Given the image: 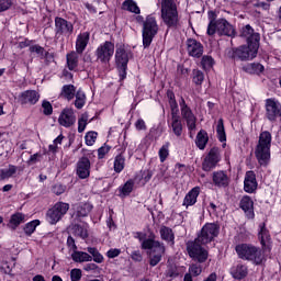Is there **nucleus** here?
<instances>
[{
  "label": "nucleus",
  "instance_id": "58",
  "mask_svg": "<svg viewBox=\"0 0 281 281\" xmlns=\"http://www.w3.org/2000/svg\"><path fill=\"white\" fill-rule=\"evenodd\" d=\"M170 111H171V119L181 117L179 115V103H169Z\"/></svg>",
  "mask_w": 281,
  "mask_h": 281
},
{
  "label": "nucleus",
  "instance_id": "62",
  "mask_svg": "<svg viewBox=\"0 0 281 281\" xmlns=\"http://www.w3.org/2000/svg\"><path fill=\"white\" fill-rule=\"evenodd\" d=\"M87 116H81L78 120V133H85V128H87Z\"/></svg>",
  "mask_w": 281,
  "mask_h": 281
},
{
  "label": "nucleus",
  "instance_id": "28",
  "mask_svg": "<svg viewBox=\"0 0 281 281\" xmlns=\"http://www.w3.org/2000/svg\"><path fill=\"white\" fill-rule=\"evenodd\" d=\"M91 38V34L89 32L80 33L76 40V52L77 54H83L87 49V45H89V41Z\"/></svg>",
  "mask_w": 281,
  "mask_h": 281
},
{
  "label": "nucleus",
  "instance_id": "10",
  "mask_svg": "<svg viewBox=\"0 0 281 281\" xmlns=\"http://www.w3.org/2000/svg\"><path fill=\"white\" fill-rule=\"evenodd\" d=\"M69 212V203L66 202H57L54 206L48 209L46 213V221L49 225H56L59 221H63L65 214Z\"/></svg>",
  "mask_w": 281,
  "mask_h": 281
},
{
  "label": "nucleus",
  "instance_id": "12",
  "mask_svg": "<svg viewBox=\"0 0 281 281\" xmlns=\"http://www.w3.org/2000/svg\"><path fill=\"white\" fill-rule=\"evenodd\" d=\"M179 106L181 117L184 120L188 131H190V133H192V131H196V115H194L192 108L186 103V99L183 97L180 98Z\"/></svg>",
  "mask_w": 281,
  "mask_h": 281
},
{
  "label": "nucleus",
  "instance_id": "21",
  "mask_svg": "<svg viewBox=\"0 0 281 281\" xmlns=\"http://www.w3.org/2000/svg\"><path fill=\"white\" fill-rule=\"evenodd\" d=\"M239 207L249 221H254V218H256V213L254 212V200L249 195H243L239 201Z\"/></svg>",
  "mask_w": 281,
  "mask_h": 281
},
{
  "label": "nucleus",
  "instance_id": "31",
  "mask_svg": "<svg viewBox=\"0 0 281 281\" xmlns=\"http://www.w3.org/2000/svg\"><path fill=\"white\" fill-rule=\"evenodd\" d=\"M161 240L168 243L170 247H175V231L168 226H161L159 229Z\"/></svg>",
  "mask_w": 281,
  "mask_h": 281
},
{
  "label": "nucleus",
  "instance_id": "30",
  "mask_svg": "<svg viewBox=\"0 0 281 281\" xmlns=\"http://www.w3.org/2000/svg\"><path fill=\"white\" fill-rule=\"evenodd\" d=\"M210 142V135L207 131L200 130L195 136V146L199 150H205L207 143Z\"/></svg>",
  "mask_w": 281,
  "mask_h": 281
},
{
  "label": "nucleus",
  "instance_id": "24",
  "mask_svg": "<svg viewBox=\"0 0 281 281\" xmlns=\"http://www.w3.org/2000/svg\"><path fill=\"white\" fill-rule=\"evenodd\" d=\"M117 150L119 154L114 158L113 168L114 172H116V175H120V172H122L124 168H126V157L124 156V154L126 153V146H122Z\"/></svg>",
  "mask_w": 281,
  "mask_h": 281
},
{
  "label": "nucleus",
  "instance_id": "22",
  "mask_svg": "<svg viewBox=\"0 0 281 281\" xmlns=\"http://www.w3.org/2000/svg\"><path fill=\"white\" fill-rule=\"evenodd\" d=\"M256 190H258L256 172L252 170L247 171L244 179V192H247V194H255Z\"/></svg>",
  "mask_w": 281,
  "mask_h": 281
},
{
  "label": "nucleus",
  "instance_id": "15",
  "mask_svg": "<svg viewBox=\"0 0 281 281\" xmlns=\"http://www.w3.org/2000/svg\"><path fill=\"white\" fill-rule=\"evenodd\" d=\"M266 117L269 122H277L281 117V103L276 98H269L265 101Z\"/></svg>",
  "mask_w": 281,
  "mask_h": 281
},
{
  "label": "nucleus",
  "instance_id": "3",
  "mask_svg": "<svg viewBox=\"0 0 281 281\" xmlns=\"http://www.w3.org/2000/svg\"><path fill=\"white\" fill-rule=\"evenodd\" d=\"M235 251L240 260L252 262V265H256V267H260V265L267 262V255L260 247L254 244H238L235 246Z\"/></svg>",
  "mask_w": 281,
  "mask_h": 281
},
{
  "label": "nucleus",
  "instance_id": "33",
  "mask_svg": "<svg viewBox=\"0 0 281 281\" xmlns=\"http://www.w3.org/2000/svg\"><path fill=\"white\" fill-rule=\"evenodd\" d=\"M168 126L176 137H181V135H183V123L181 122V117L171 119L168 121Z\"/></svg>",
  "mask_w": 281,
  "mask_h": 281
},
{
  "label": "nucleus",
  "instance_id": "17",
  "mask_svg": "<svg viewBox=\"0 0 281 281\" xmlns=\"http://www.w3.org/2000/svg\"><path fill=\"white\" fill-rule=\"evenodd\" d=\"M186 45H187V54L191 58L199 59L203 56V52H205V47L196 38H192V37L187 38Z\"/></svg>",
  "mask_w": 281,
  "mask_h": 281
},
{
  "label": "nucleus",
  "instance_id": "45",
  "mask_svg": "<svg viewBox=\"0 0 281 281\" xmlns=\"http://www.w3.org/2000/svg\"><path fill=\"white\" fill-rule=\"evenodd\" d=\"M91 210H93V205L90 203L80 204L77 207V216L79 218H85V216H89V214H91Z\"/></svg>",
  "mask_w": 281,
  "mask_h": 281
},
{
  "label": "nucleus",
  "instance_id": "59",
  "mask_svg": "<svg viewBox=\"0 0 281 281\" xmlns=\"http://www.w3.org/2000/svg\"><path fill=\"white\" fill-rule=\"evenodd\" d=\"M41 157H43V155L41 153H35V154L31 155L27 160V165L32 166L34 164H38V161H41Z\"/></svg>",
  "mask_w": 281,
  "mask_h": 281
},
{
  "label": "nucleus",
  "instance_id": "13",
  "mask_svg": "<svg viewBox=\"0 0 281 281\" xmlns=\"http://www.w3.org/2000/svg\"><path fill=\"white\" fill-rule=\"evenodd\" d=\"M221 147H212L202 161V170L204 172H212L221 164Z\"/></svg>",
  "mask_w": 281,
  "mask_h": 281
},
{
  "label": "nucleus",
  "instance_id": "57",
  "mask_svg": "<svg viewBox=\"0 0 281 281\" xmlns=\"http://www.w3.org/2000/svg\"><path fill=\"white\" fill-rule=\"evenodd\" d=\"M131 259L133 262H142L144 260V255H142V250H133L131 254Z\"/></svg>",
  "mask_w": 281,
  "mask_h": 281
},
{
  "label": "nucleus",
  "instance_id": "42",
  "mask_svg": "<svg viewBox=\"0 0 281 281\" xmlns=\"http://www.w3.org/2000/svg\"><path fill=\"white\" fill-rule=\"evenodd\" d=\"M123 10H127V12H132L133 14H142V10L135 0H125L123 2Z\"/></svg>",
  "mask_w": 281,
  "mask_h": 281
},
{
  "label": "nucleus",
  "instance_id": "38",
  "mask_svg": "<svg viewBox=\"0 0 281 281\" xmlns=\"http://www.w3.org/2000/svg\"><path fill=\"white\" fill-rule=\"evenodd\" d=\"M71 259L74 262H91L93 257H91V255L88 252L76 250L71 254Z\"/></svg>",
  "mask_w": 281,
  "mask_h": 281
},
{
  "label": "nucleus",
  "instance_id": "5",
  "mask_svg": "<svg viewBox=\"0 0 281 281\" xmlns=\"http://www.w3.org/2000/svg\"><path fill=\"white\" fill-rule=\"evenodd\" d=\"M131 56H133V52L126 50L124 44L116 47L114 60L119 74V82H124V79L128 76V61L131 60Z\"/></svg>",
  "mask_w": 281,
  "mask_h": 281
},
{
  "label": "nucleus",
  "instance_id": "8",
  "mask_svg": "<svg viewBox=\"0 0 281 281\" xmlns=\"http://www.w3.org/2000/svg\"><path fill=\"white\" fill-rule=\"evenodd\" d=\"M187 254L194 262H199V265L207 262V258H210V251L196 239L187 243Z\"/></svg>",
  "mask_w": 281,
  "mask_h": 281
},
{
  "label": "nucleus",
  "instance_id": "60",
  "mask_svg": "<svg viewBox=\"0 0 281 281\" xmlns=\"http://www.w3.org/2000/svg\"><path fill=\"white\" fill-rule=\"evenodd\" d=\"M12 8V0H0V12H7Z\"/></svg>",
  "mask_w": 281,
  "mask_h": 281
},
{
  "label": "nucleus",
  "instance_id": "55",
  "mask_svg": "<svg viewBox=\"0 0 281 281\" xmlns=\"http://www.w3.org/2000/svg\"><path fill=\"white\" fill-rule=\"evenodd\" d=\"M70 280L71 281H80L82 280V270L75 268L70 271Z\"/></svg>",
  "mask_w": 281,
  "mask_h": 281
},
{
  "label": "nucleus",
  "instance_id": "11",
  "mask_svg": "<svg viewBox=\"0 0 281 281\" xmlns=\"http://www.w3.org/2000/svg\"><path fill=\"white\" fill-rule=\"evenodd\" d=\"M94 54L101 65H109L113 54H115V44L111 41H105L97 47Z\"/></svg>",
  "mask_w": 281,
  "mask_h": 281
},
{
  "label": "nucleus",
  "instance_id": "26",
  "mask_svg": "<svg viewBox=\"0 0 281 281\" xmlns=\"http://www.w3.org/2000/svg\"><path fill=\"white\" fill-rule=\"evenodd\" d=\"M229 274L234 280H245L249 274V269L246 265L237 263L236 266L231 267Z\"/></svg>",
  "mask_w": 281,
  "mask_h": 281
},
{
  "label": "nucleus",
  "instance_id": "54",
  "mask_svg": "<svg viewBox=\"0 0 281 281\" xmlns=\"http://www.w3.org/2000/svg\"><path fill=\"white\" fill-rule=\"evenodd\" d=\"M29 50L31 52V54H37V56L45 55V48L38 44L31 45Z\"/></svg>",
  "mask_w": 281,
  "mask_h": 281
},
{
  "label": "nucleus",
  "instance_id": "40",
  "mask_svg": "<svg viewBox=\"0 0 281 281\" xmlns=\"http://www.w3.org/2000/svg\"><path fill=\"white\" fill-rule=\"evenodd\" d=\"M216 137L218 142H227V133L225 132V121L223 119H218L216 125Z\"/></svg>",
  "mask_w": 281,
  "mask_h": 281
},
{
  "label": "nucleus",
  "instance_id": "50",
  "mask_svg": "<svg viewBox=\"0 0 281 281\" xmlns=\"http://www.w3.org/2000/svg\"><path fill=\"white\" fill-rule=\"evenodd\" d=\"M66 190H67V186L61 183H56L52 188L53 194H56L57 196H60V194H65Z\"/></svg>",
  "mask_w": 281,
  "mask_h": 281
},
{
  "label": "nucleus",
  "instance_id": "19",
  "mask_svg": "<svg viewBox=\"0 0 281 281\" xmlns=\"http://www.w3.org/2000/svg\"><path fill=\"white\" fill-rule=\"evenodd\" d=\"M76 175L79 179H89L91 177V160L87 156L77 161Z\"/></svg>",
  "mask_w": 281,
  "mask_h": 281
},
{
  "label": "nucleus",
  "instance_id": "39",
  "mask_svg": "<svg viewBox=\"0 0 281 281\" xmlns=\"http://www.w3.org/2000/svg\"><path fill=\"white\" fill-rule=\"evenodd\" d=\"M200 58V67L203 69V71H211L214 65H216V61L212 58V55H202Z\"/></svg>",
  "mask_w": 281,
  "mask_h": 281
},
{
  "label": "nucleus",
  "instance_id": "6",
  "mask_svg": "<svg viewBox=\"0 0 281 281\" xmlns=\"http://www.w3.org/2000/svg\"><path fill=\"white\" fill-rule=\"evenodd\" d=\"M160 5L161 19L165 25L169 29L177 27L179 25L177 2H175V0H161Z\"/></svg>",
  "mask_w": 281,
  "mask_h": 281
},
{
  "label": "nucleus",
  "instance_id": "36",
  "mask_svg": "<svg viewBox=\"0 0 281 281\" xmlns=\"http://www.w3.org/2000/svg\"><path fill=\"white\" fill-rule=\"evenodd\" d=\"M207 16L210 22L207 25L206 34L209 36H214V34H216V23L218 22V20H216V11H209Z\"/></svg>",
  "mask_w": 281,
  "mask_h": 281
},
{
  "label": "nucleus",
  "instance_id": "63",
  "mask_svg": "<svg viewBox=\"0 0 281 281\" xmlns=\"http://www.w3.org/2000/svg\"><path fill=\"white\" fill-rule=\"evenodd\" d=\"M32 43H34V40L24 38V41L19 42L18 47L19 49H25V47H32Z\"/></svg>",
  "mask_w": 281,
  "mask_h": 281
},
{
  "label": "nucleus",
  "instance_id": "46",
  "mask_svg": "<svg viewBox=\"0 0 281 281\" xmlns=\"http://www.w3.org/2000/svg\"><path fill=\"white\" fill-rule=\"evenodd\" d=\"M158 156L160 159V164H164L166 161V159H168V157H170V143L167 142L166 144H164L159 151H158Z\"/></svg>",
  "mask_w": 281,
  "mask_h": 281
},
{
  "label": "nucleus",
  "instance_id": "32",
  "mask_svg": "<svg viewBox=\"0 0 281 281\" xmlns=\"http://www.w3.org/2000/svg\"><path fill=\"white\" fill-rule=\"evenodd\" d=\"M134 188L135 181L133 179L127 180L123 186L117 188V196H120V199H126V196H131Z\"/></svg>",
  "mask_w": 281,
  "mask_h": 281
},
{
  "label": "nucleus",
  "instance_id": "64",
  "mask_svg": "<svg viewBox=\"0 0 281 281\" xmlns=\"http://www.w3.org/2000/svg\"><path fill=\"white\" fill-rule=\"evenodd\" d=\"M122 254V250L119 248H111L110 250L106 251V256L111 259L117 258Z\"/></svg>",
  "mask_w": 281,
  "mask_h": 281
},
{
  "label": "nucleus",
  "instance_id": "27",
  "mask_svg": "<svg viewBox=\"0 0 281 281\" xmlns=\"http://www.w3.org/2000/svg\"><path fill=\"white\" fill-rule=\"evenodd\" d=\"M199 194H201V187L192 188L184 196L182 205L184 207H192V205H196V201L199 199Z\"/></svg>",
  "mask_w": 281,
  "mask_h": 281
},
{
  "label": "nucleus",
  "instance_id": "9",
  "mask_svg": "<svg viewBox=\"0 0 281 281\" xmlns=\"http://www.w3.org/2000/svg\"><path fill=\"white\" fill-rule=\"evenodd\" d=\"M218 234H221V225L206 223L202 226L200 233H198L195 240L200 241L201 245H210L214 238H218Z\"/></svg>",
  "mask_w": 281,
  "mask_h": 281
},
{
  "label": "nucleus",
  "instance_id": "35",
  "mask_svg": "<svg viewBox=\"0 0 281 281\" xmlns=\"http://www.w3.org/2000/svg\"><path fill=\"white\" fill-rule=\"evenodd\" d=\"M243 69L246 74L260 76L265 71V66L260 63H251L244 66Z\"/></svg>",
  "mask_w": 281,
  "mask_h": 281
},
{
  "label": "nucleus",
  "instance_id": "4",
  "mask_svg": "<svg viewBox=\"0 0 281 281\" xmlns=\"http://www.w3.org/2000/svg\"><path fill=\"white\" fill-rule=\"evenodd\" d=\"M271 132L263 131L259 135L257 146L255 147V157L262 168L271 164Z\"/></svg>",
  "mask_w": 281,
  "mask_h": 281
},
{
  "label": "nucleus",
  "instance_id": "16",
  "mask_svg": "<svg viewBox=\"0 0 281 281\" xmlns=\"http://www.w3.org/2000/svg\"><path fill=\"white\" fill-rule=\"evenodd\" d=\"M74 34V23L64 18H55V35L56 36H71Z\"/></svg>",
  "mask_w": 281,
  "mask_h": 281
},
{
  "label": "nucleus",
  "instance_id": "2",
  "mask_svg": "<svg viewBox=\"0 0 281 281\" xmlns=\"http://www.w3.org/2000/svg\"><path fill=\"white\" fill-rule=\"evenodd\" d=\"M134 238L139 240L140 249L147 251L149 267H157V265L164 260V256H166V245L157 240V235L153 232H150L149 235L144 232H136Z\"/></svg>",
  "mask_w": 281,
  "mask_h": 281
},
{
  "label": "nucleus",
  "instance_id": "7",
  "mask_svg": "<svg viewBox=\"0 0 281 281\" xmlns=\"http://www.w3.org/2000/svg\"><path fill=\"white\" fill-rule=\"evenodd\" d=\"M158 33L159 24H157V18L155 16V14H148L145 19L142 30L144 49H148V47L153 45V41L155 40Z\"/></svg>",
  "mask_w": 281,
  "mask_h": 281
},
{
  "label": "nucleus",
  "instance_id": "49",
  "mask_svg": "<svg viewBox=\"0 0 281 281\" xmlns=\"http://www.w3.org/2000/svg\"><path fill=\"white\" fill-rule=\"evenodd\" d=\"M189 273H190V276L198 278V276H201V273H203V267H201V265H199V263H192L189 267Z\"/></svg>",
  "mask_w": 281,
  "mask_h": 281
},
{
  "label": "nucleus",
  "instance_id": "1",
  "mask_svg": "<svg viewBox=\"0 0 281 281\" xmlns=\"http://www.w3.org/2000/svg\"><path fill=\"white\" fill-rule=\"evenodd\" d=\"M240 38H245L247 45L233 47L228 50L227 56L231 60H254L258 56L260 49V33H257L254 27L246 24L239 30Z\"/></svg>",
  "mask_w": 281,
  "mask_h": 281
},
{
  "label": "nucleus",
  "instance_id": "52",
  "mask_svg": "<svg viewBox=\"0 0 281 281\" xmlns=\"http://www.w3.org/2000/svg\"><path fill=\"white\" fill-rule=\"evenodd\" d=\"M42 109H43L44 115H52V113H54V106L47 100H44L42 102Z\"/></svg>",
  "mask_w": 281,
  "mask_h": 281
},
{
  "label": "nucleus",
  "instance_id": "34",
  "mask_svg": "<svg viewBox=\"0 0 281 281\" xmlns=\"http://www.w3.org/2000/svg\"><path fill=\"white\" fill-rule=\"evenodd\" d=\"M79 56L78 52H70L66 55V65L69 71H76L78 69Z\"/></svg>",
  "mask_w": 281,
  "mask_h": 281
},
{
  "label": "nucleus",
  "instance_id": "56",
  "mask_svg": "<svg viewBox=\"0 0 281 281\" xmlns=\"http://www.w3.org/2000/svg\"><path fill=\"white\" fill-rule=\"evenodd\" d=\"M86 95L85 94H80L77 93L76 94V100H75V106L76 109H82V106H85V100H86Z\"/></svg>",
  "mask_w": 281,
  "mask_h": 281
},
{
  "label": "nucleus",
  "instance_id": "48",
  "mask_svg": "<svg viewBox=\"0 0 281 281\" xmlns=\"http://www.w3.org/2000/svg\"><path fill=\"white\" fill-rule=\"evenodd\" d=\"M75 233L77 236H79V238H82L83 240L89 238V231H87V228L80 224L75 225Z\"/></svg>",
  "mask_w": 281,
  "mask_h": 281
},
{
  "label": "nucleus",
  "instance_id": "51",
  "mask_svg": "<svg viewBox=\"0 0 281 281\" xmlns=\"http://www.w3.org/2000/svg\"><path fill=\"white\" fill-rule=\"evenodd\" d=\"M153 170L150 169H144L140 170V181H144V183H148L153 179Z\"/></svg>",
  "mask_w": 281,
  "mask_h": 281
},
{
  "label": "nucleus",
  "instance_id": "53",
  "mask_svg": "<svg viewBox=\"0 0 281 281\" xmlns=\"http://www.w3.org/2000/svg\"><path fill=\"white\" fill-rule=\"evenodd\" d=\"M111 151V146L104 144L98 149V159H104L106 155Z\"/></svg>",
  "mask_w": 281,
  "mask_h": 281
},
{
  "label": "nucleus",
  "instance_id": "37",
  "mask_svg": "<svg viewBox=\"0 0 281 281\" xmlns=\"http://www.w3.org/2000/svg\"><path fill=\"white\" fill-rule=\"evenodd\" d=\"M60 98L65 100H74L76 98V86L74 85H64L60 91Z\"/></svg>",
  "mask_w": 281,
  "mask_h": 281
},
{
  "label": "nucleus",
  "instance_id": "25",
  "mask_svg": "<svg viewBox=\"0 0 281 281\" xmlns=\"http://www.w3.org/2000/svg\"><path fill=\"white\" fill-rule=\"evenodd\" d=\"M212 181L216 188H227L229 186V176L223 170L214 171L212 173Z\"/></svg>",
  "mask_w": 281,
  "mask_h": 281
},
{
  "label": "nucleus",
  "instance_id": "18",
  "mask_svg": "<svg viewBox=\"0 0 281 281\" xmlns=\"http://www.w3.org/2000/svg\"><path fill=\"white\" fill-rule=\"evenodd\" d=\"M58 124L64 126V128H71L76 124V112H74V109H64L59 114Z\"/></svg>",
  "mask_w": 281,
  "mask_h": 281
},
{
  "label": "nucleus",
  "instance_id": "47",
  "mask_svg": "<svg viewBox=\"0 0 281 281\" xmlns=\"http://www.w3.org/2000/svg\"><path fill=\"white\" fill-rule=\"evenodd\" d=\"M95 139H98V132L90 131L86 133V146H93V144H95Z\"/></svg>",
  "mask_w": 281,
  "mask_h": 281
},
{
  "label": "nucleus",
  "instance_id": "29",
  "mask_svg": "<svg viewBox=\"0 0 281 281\" xmlns=\"http://www.w3.org/2000/svg\"><path fill=\"white\" fill-rule=\"evenodd\" d=\"M22 223H25V214L21 212H15L10 216L7 227L9 229H12V232H16V229H19Z\"/></svg>",
  "mask_w": 281,
  "mask_h": 281
},
{
  "label": "nucleus",
  "instance_id": "44",
  "mask_svg": "<svg viewBox=\"0 0 281 281\" xmlns=\"http://www.w3.org/2000/svg\"><path fill=\"white\" fill-rule=\"evenodd\" d=\"M38 225H41V220H33L27 222L23 227L25 236H32V234L36 232V227H38Z\"/></svg>",
  "mask_w": 281,
  "mask_h": 281
},
{
  "label": "nucleus",
  "instance_id": "61",
  "mask_svg": "<svg viewBox=\"0 0 281 281\" xmlns=\"http://www.w3.org/2000/svg\"><path fill=\"white\" fill-rule=\"evenodd\" d=\"M83 271H93L94 273H100V266H98L97 263H87L83 267Z\"/></svg>",
  "mask_w": 281,
  "mask_h": 281
},
{
  "label": "nucleus",
  "instance_id": "14",
  "mask_svg": "<svg viewBox=\"0 0 281 281\" xmlns=\"http://www.w3.org/2000/svg\"><path fill=\"white\" fill-rule=\"evenodd\" d=\"M258 240L261 245V251L267 254H270L271 249H273V241L271 240V233L269 232V228H267V223L259 224V231H258Z\"/></svg>",
  "mask_w": 281,
  "mask_h": 281
},
{
  "label": "nucleus",
  "instance_id": "41",
  "mask_svg": "<svg viewBox=\"0 0 281 281\" xmlns=\"http://www.w3.org/2000/svg\"><path fill=\"white\" fill-rule=\"evenodd\" d=\"M191 78L195 87H203V82H205V74L202 70L199 68L193 69Z\"/></svg>",
  "mask_w": 281,
  "mask_h": 281
},
{
  "label": "nucleus",
  "instance_id": "43",
  "mask_svg": "<svg viewBox=\"0 0 281 281\" xmlns=\"http://www.w3.org/2000/svg\"><path fill=\"white\" fill-rule=\"evenodd\" d=\"M18 167L14 165H9L8 169H0V181H5V179H11L16 175Z\"/></svg>",
  "mask_w": 281,
  "mask_h": 281
},
{
  "label": "nucleus",
  "instance_id": "20",
  "mask_svg": "<svg viewBox=\"0 0 281 281\" xmlns=\"http://www.w3.org/2000/svg\"><path fill=\"white\" fill-rule=\"evenodd\" d=\"M220 34V36H236V29L228 23L225 19H218L215 24V33Z\"/></svg>",
  "mask_w": 281,
  "mask_h": 281
},
{
  "label": "nucleus",
  "instance_id": "23",
  "mask_svg": "<svg viewBox=\"0 0 281 281\" xmlns=\"http://www.w3.org/2000/svg\"><path fill=\"white\" fill-rule=\"evenodd\" d=\"M41 100V94L36 90H25L19 95L20 104H36Z\"/></svg>",
  "mask_w": 281,
  "mask_h": 281
}]
</instances>
